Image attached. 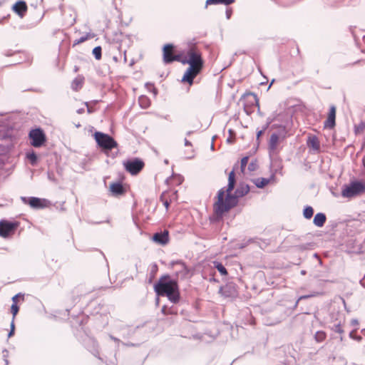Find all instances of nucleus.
<instances>
[{
    "label": "nucleus",
    "instance_id": "1",
    "mask_svg": "<svg viewBox=\"0 0 365 365\" xmlns=\"http://www.w3.org/2000/svg\"><path fill=\"white\" fill-rule=\"evenodd\" d=\"M250 191V187L247 184L240 182L234 194L228 192L225 198V191L224 188L220 189L217 192V201L214 205V210L216 215L222 217L224 213L235 207L238 203V199L246 195Z\"/></svg>",
    "mask_w": 365,
    "mask_h": 365
},
{
    "label": "nucleus",
    "instance_id": "2",
    "mask_svg": "<svg viewBox=\"0 0 365 365\" xmlns=\"http://www.w3.org/2000/svg\"><path fill=\"white\" fill-rule=\"evenodd\" d=\"M154 290L158 296H166L173 304L180 300V292L177 282L172 279L169 275L161 277L154 285Z\"/></svg>",
    "mask_w": 365,
    "mask_h": 365
},
{
    "label": "nucleus",
    "instance_id": "3",
    "mask_svg": "<svg viewBox=\"0 0 365 365\" xmlns=\"http://www.w3.org/2000/svg\"><path fill=\"white\" fill-rule=\"evenodd\" d=\"M180 61L182 64H189V66L193 65L194 66L202 68L203 67L202 53L195 46L190 47L186 52L185 56L183 58H180Z\"/></svg>",
    "mask_w": 365,
    "mask_h": 365
},
{
    "label": "nucleus",
    "instance_id": "4",
    "mask_svg": "<svg viewBox=\"0 0 365 365\" xmlns=\"http://www.w3.org/2000/svg\"><path fill=\"white\" fill-rule=\"evenodd\" d=\"M365 192V183L361 181L354 180L345 185L341 191V195L344 197H353Z\"/></svg>",
    "mask_w": 365,
    "mask_h": 365
},
{
    "label": "nucleus",
    "instance_id": "5",
    "mask_svg": "<svg viewBox=\"0 0 365 365\" xmlns=\"http://www.w3.org/2000/svg\"><path fill=\"white\" fill-rule=\"evenodd\" d=\"M94 138L98 146L106 151L111 150L117 146L116 141L108 134L97 131L94 134Z\"/></svg>",
    "mask_w": 365,
    "mask_h": 365
},
{
    "label": "nucleus",
    "instance_id": "6",
    "mask_svg": "<svg viewBox=\"0 0 365 365\" xmlns=\"http://www.w3.org/2000/svg\"><path fill=\"white\" fill-rule=\"evenodd\" d=\"M123 165L126 171L131 175H137L140 173L143 167L144 163L139 158H133L123 162Z\"/></svg>",
    "mask_w": 365,
    "mask_h": 365
},
{
    "label": "nucleus",
    "instance_id": "7",
    "mask_svg": "<svg viewBox=\"0 0 365 365\" xmlns=\"http://www.w3.org/2000/svg\"><path fill=\"white\" fill-rule=\"evenodd\" d=\"M31 145L35 148L41 147L46 142V135L41 128L33 129L29 134Z\"/></svg>",
    "mask_w": 365,
    "mask_h": 365
},
{
    "label": "nucleus",
    "instance_id": "8",
    "mask_svg": "<svg viewBox=\"0 0 365 365\" xmlns=\"http://www.w3.org/2000/svg\"><path fill=\"white\" fill-rule=\"evenodd\" d=\"M21 200L24 204H28L34 209L43 208L46 207L48 202L46 199H41L36 197H21Z\"/></svg>",
    "mask_w": 365,
    "mask_h": 365
},
{
    "label": "nucleus",
    "instance_id": "9",
    "mask_svg": "<svg viewBox=\"0 0 365 365\" xmlns=\"http://www.w3.org/2000/svg\"><path fill=\"white\" fill-rule=\"evenodd\" d=\"M201 70L202 68H198L193 65L189 66L182 76V81L187 82L190 85H192L194 78L200 73Z\"/></svg>",
    "mask_w": 365,
    "mask_h": 365
},
{
    "label": "nucleus",
    "instance_id": "10",
    "mask_svg": "<svg viewBox=\"0 0 365 365\" xmlns=\"http://www.w3.org/2000/svg\"><path fill=\"white\" fill-rule=\"evenodd\" d=\"M173 45L168 43L164 46L163 47V61L165 63H170L173 62L174 61H180V55H173Z\"/></svg>",
    "mask_w": 365,
    "mask_h": 365
},
{
    "label": "nucleus",
    "instance_id": "11",
    "mask_svg": "<svg viewBox=\"0 0 365 365\" xmlns=\"http://www.w3.org/2000/svg\"><path fill=\"white\" fill-rule=\"evenodd\" d=\"M219 294L225 298H235L237 296L236 285L233 283H227L220 288Z\"/></svg>",
    "mask_w": 365,
    "mask_h": 365
},
{
    "label": "nucleus",
    "instance_id": "12",
    "mask_svg": "<svg viewBox=\"0 0 365 365\" xmlns=\"http://www.w3.org/2000/svg\"><path fill=\"white\" fill-rule=\"evenodd\" d=\"M17 227L16 222H11L6 220L0 221V236L3 237H8L11 233L14 232Z\"/></svg>",
    "mask_w": 365,
    "mask_h": 365
},
{
    "label": "nucleus",
    "instance_id": "13",
    "mask_svg": "<svg viewBox=\"0 0 365 365\" xmlns=\"http://www.w3.org/2000/svg\"><path fill=\"white\" fill-rule=\"evenodd\" d=\"M152 240L154 242L160 245H165L169 242V232L165 230L163 232H155L153 235Z\"/></svg>",
    "mask_w": 365,
    "mask_h": 365
},
{
    "label": "nucleus",
    "instance_id": "14",
    "mask_svg": "<svg viewBox=\"0 0 365 365\" xmlns=\"http://www.w3.org/2000/svg\"><path fill=\"white\" fill-rule=\"evenodd\" d=\"M173 264L175 265L178 268V269L175 271V275L177 277L185 279L188 277L190 270L184 262L181 261H177L173 262Z\"/></svg>",
    "mask_w": 365,
    "mask_h": 365
},
{
    "label": "nucleus",
    "instance_id": "15",
    "mask_svg": "<svg viewBox=\"0 0 365 365\" xmlns=\"http://www.w3.org/2000/svg\"><path fill=\"white\" fill-rule=\"evenodd\" d=\"M339 322L333 323L330 325V329L332 331L339 334L340 341L343 340V334L344 332L343 326L345 323V316H341L339 319Z\"/></svg>",
    "mask_w": 365,
    "mask_h": 365
},
{
    "label": "nucleus",
    "instance_id": "16",
    "mask_svg": "<svg viewBox=\"0 0 365 365\" xmlns=\"http://www.w3.org/2000/svg\"><path fill=\"white\" fill-rule=\"evenodd\" d=\"M279 142V136L277 133H274L271 135L269 143L268 150L270 155L277 153V145Z\"/></svg>",
    "mask_w": 365,
    "mask_h": 365
},
{
    "label": "nucleus",
    "instance_id": "17",
    "mask_svg": "<svg viewBox=\"0 0 365 365\" xmlns=\"http://www.w3.org/2000/svg\"><path fill=\"white\" fill-rule=\"evenodd\" d=\"M335 118H336V108L331 106L329 109V115L327 120L324 122V127L329 128H333L335 126Z\"/></svg>",
    "mask_w": 365,
    "mask_h": 365
},
{
    "label": "nucleus",
    "instance_id": "18",
    "mask_svg": "<svg viewBox=\"0 0 365 365\" xmlns=\"http://www.w3.org/2000/svg\"><path fill=\"white\" fill-rule=\"evenodd\" d=\"M13 10L20 17H23L27 11V5L24 1H19L13 6Z\"/></svg>",
    "mask_w": 365,
    "mask_h": 365
},
{
    "label": "nucleus",
    "instance_id": "19",
    "mask_svg": "<svg viewBox=\"0 0 365 365\" xmlns=\"http://www.w3.org/2000/svg\"><path fill=\"white\" fill-rule=\"evenodd\" d=\"M307 145L309 148H312L314 151H319L320 149V142L317 136L312 135H309Z\"/></svg>",
    "mask_w": 365,
    "mask_h": 365
},
{
    "label": "nucleus",
    "instance_id": "20",
    "mask_svg": "<svg viewBox=\"0 0 365 365\" xmlns=\"http://www.w3.org/2000/svg\"><path fill=\"white\" fill-rule=\"evenodd\" d=\"M110 190L114 196L120 195L125 192V189L120 182L112 183L110 186Z\"/></svg>",
    "mask_w": 365,
    "mask_h": 365
},
{
    "label": "nucleus",
    "instance_id": "21",
    "mask_svg": "<svg viewBox=\"0 0 365 365\" xmlns=\"http://www.w3.org/2000/svg\"><path fill=\"white\" fill-rule=\"evenodd\" d=\"M274 175H272L269 178H258L253 180V182L255 183V186L258 188H263L267 185H268L271 180L274 179Z\"/></svg>",
    "mask_w": 365,
    "mask_h": 365
},
{
    "label": "nucleus",
    "instance_id": "22",
    "mask_svg": "<svg viewBox=\"0 0 365 365\" xmlns=\"http://www.w3.org/2000/svg\"><path fill=\"white\" fill-rule=\"evenodd\" d=\"M327 220V217L325 214L322 212H318L315 215L313 220V223L318 227H322L324 226Z\"/></svg>",
    "mask_w": 365,
    "mask_h": 365
},
{
    "label": "nucleus",
    "instance_id": "23",
    "mask_svg": "<svg viewBox=\"0 0 365 365\" xmlns=\"http://www.w3.org/2000/svg\"><path fill=\"white\" fill-rule=\"evenodd\" d=\"M235 171L233 170L229 173L228 184L226 189L227 193L231 192L233 190L235 185Z\"/></svg>",
    "mask_w": 365,
    "mask_h": 365
},
{
    "label": "nucleus",
    "instance_id": "24",
    "mask_svg": "<svg viewBox=\"0 0 365 365\" xmlns=\"http://www.w3.org/2000/svg\"><path fill=\"white\" fill-rule=\"evenodd\" d=\"M84 78L82 76H78L71 83V88L75 91H78L79 89H81L83 84Z\"/></svg>",
    "mask_w": 365,
    "mask_h": 365
},
{
    "label": "nucleus",
    "instance_id": "25",
    "mask_svg": "<svg viewBox=\"0 0 365 365\" xmlns=\"http://www.w3.org/2000/svg\"><path fill=\"white\" fill-rule=\"evenodd\" d=\"M95 36L96 35L93 33H91V32L87 33L86 34L82 36L79 38L76 39L73 41V47H74L80 43H82L88 39L94 38Z\"/></svg>",
    "mask_w": 365,
    "mask_h": 365
},
{
    "label": "nucleus",
    "instance_id": "26",
    "mask_svg": "<svg viewBox=\"0 0 365 365\" xmlns=\"http://www.w3.org/2000/svg\"><path fill=\"white\" fill-rule=\"evenodd\" d=\"M235 0H207L205 6L207 7L208 5H217V4H223V5H230L232 4Z\"/></svg>",
    "mask_w": 365,
    "mask_h": 365
},
{
    "label": "nucleus",
    "instance_id": "27",
    "mask_svg": "<svg viewBox=\"0 0 365 365\" xmlns=\"http://www.w3.org/2000/svg\"><path fill=\"white\" fill-rule=\"evenodd\" d=\"M138 103L142 108H148L150 105V101L145 96H140L138 98Z\"/></svg>",
    "mask_w": 365,
    "mask_h": 365
},
{
    "label": "nucleus",
    "instance_id": "28",
    "mask_svg": "<svg viewBox=\"0 0 365 365\" xmlns=\"http://www.w3.org/2000/svg\"><path fill=\"white\" fill-rule=\"evenodd\" d=\"M341 316H344V314L339 311H333L330 314L331 324L337 323L338 322H339V319L340 318Z\"/></svg>",
    "mask_w": 365,
    "mask_h": 365
},
{
    "label": "nucleus",
    "instance_id": "29",
    "mask_svg": "<svg viewBox=\"0 0 365 365\" xmlns=\"http://www.w3.org/2000/svg\"><path fill=\"white\" fill-rule=\"evenodd\" d=\"M213 264H214V267L218 270V272L222 275L225 276L227 274V271L226 268L224 267V265L221 262L214 261Z\"/></svg>",
    "mask_w": 365,
    "mask_h": 365
},
{
    "label": "nucleus",
    "instance_id": "30",
    "mask_svg": "<svg viewBox=\"0 0 365 365\" xmlns=\"http://www.w3.org/2000/svg\"><path fill=\"white\" fill-rule=\"evenodd\" d=\"M314 209L311 206H306L303 210V215L306 219H310L313 216Z\"/></svg>",
    "mask_w": 365,
    "mask_h": 365
},
{
    "label": "nucleus",
    "instance_id": "31",
    "mask_svg": "<svg viewBox=\"0 0 365 365\" xmlns=\"http://www.w3.org/2000/svg\"><path fill=\"white\" fill-rule=\"evenodd\" d=\"M327 334L324 331H318L315 333L314 339L317 342H322L326 339Z\"/></svg>",
    "mask_w": 365,
    "mask_h": 365
},
{
    "label": "nucleus",
    "instance_id": "32",
    "mask_svg": "<svg viewBox=\"0 0 365 365\" xmlns=\"http://www.w3.org/2000/svg\"><path fill=\"white\" fill-rule=\"evenodd\" d=\"M26 158L30 161V163L34 166L37 163V155L34 152L29 153L26 154Z\"/></svg>",
    "mask_w": 365,
    "mask_h": 365
},
{
    "label": "nucleus",
    "instance_id": "33",
    "mask_svg": "<svg viewBox=\"0 0 365 365\" xmlns=\"http://www.w3.org/2000/svg\"><path fill=\"white\" fill-rule=\"evenodd\" d=\"M96 60H100L102 56V48L100 46L95 47L92 51Z\"/></svg>",
    "mask_w": 365,
    "mask_h": 365
},
{
    "label": "nucleus",
    "instance_id": "34",
    "mask_svg": "<svg viewBox=\"0 0 365 365\" xmlns=\"http://www.w3.org/2000/svg\"><path fill=\"white\" fill-rule=\"evenodd\" d=\"M324 361L321 363V365H333V363L336 361V359L334 356L331 355L326 356V359Z\"/></svg>",
    "mask_w": 365,
    "mask_h": 365
},
{
    "label": "nucleus",
    "instance_id": "35",
    "mask_svg": "<svg viewBox=\"0 0 365 365\" xmlns=\"http://www.w3.org/2000/svg\"><path fill=\"white\" fill-rule=\"evenodd\" d=\"M19 310V308L17 306L16 303L11 304V312L12 315H13L12 320L14 321V319H15L16 314H18Z\"/></svg>",
    "mask_w": 365,
    "mask_h": 365
},
{
    "label": "nucleus",
    "instance_id": "36",
    "mask_svg": "<svg viewBox=\"0 0 365 365\" xmlns=\"http://www.w3.org/2000/svg\"><path fill=\"white\" fill-rule=\"evenodd\" d=\"M271 123V121H268L267 123L263 127L262 130H259L257 133V141L259 143V140L260 136L264 133V132L266 130V129L268 128L269 124Z\"/></svg>",
    "mask_w": 365,
    "mask_h": 365
},
{
    "label": "nucleus",
    "instance_id": "37",
    "mask_svg": "<svg viewBox=\"0 0 365 365\" xmlns=\"http://www.w3.org/2000/svg\"><path fill=\"white\" fill-rule=\"evenodd\" d=\"M90 341H91L92 343V346H93V349L91 350V351L93 352V354L95 355V356H97V354H98V344L97 342L93 339H90Z\"/></svg>",
    "mask_w": 365,
    "mask_h": 365
},
{
    "label": "nucleus",
    "instance_id": "38",
    "mask_svg": "<svg viewBox=\"0 0 365 365\" xmlns=\"http://www.w3.org/2000/svg\"><path fill=\"white\" fill-rule=\"evenodd\" d=\"M145 86L149 91H150L154 94V96H156L158 94V90L156 88H155L153 84L147 83L145 84Z\"/></svg>",
    "mask_w": 365,
    "mask_h": 365
},
{
    "label": "nucleus",
    "instance_id": "39",
    "mask_svg": "<svg viewBox=\"0 0 365 365\" xmlns=\"http://www.w3.org/2000/svg\"><path fill=\"white\" fill-rule=\"evenodd\" d=\"M248 160H249V158L247 156L243 157L241 159V170H242V171L245 170V169L247 165Z\"/></svg>",
    "mask_w": 365,
    "mask_h": 365
},
{
    "label": "nucleus",
    "instance_id": "40",
    "mask_svg": "<svg viewBox=\"0 0 365 365\" xmlns=\"http://www.w3.org/2000/svg\"><path fill=\"white\" fill-rule=\"evenodd\" d=\"M314 294H306V295H302V296H300V297L298 298V299H297V302H296V304H295V306H297V304H298V303H299V301H301V300H302V299H309V298H311V297H314Z\"/></svg>",
    "mask_w": 365,
    "mask_h": 365
},
{
    "label": "nucleus",
    "instance_id": "41",
    "mask_svg": "<svg viewBox=\"0 0 365 365\" xmlns=\"http://www.w3.org/2000/svg\"><path fill=\"white\" fill-rule=\"evenodd\" d=\"M10 327L11 329L8 334V337H11L14 334L15 325L14 320L11 321Z\"/></svg>",
    "mask_w": 365,
    "mask_h": 365
},
{
    "label": "nucleus",
    "instance_id": "42",
    "mask_svg": "<svg viewBox=\"0 0 365 365\" xmlns=\"http://www.w3.org/2000/svg\"><path fill=\"white\" fill-rule=\"evenodd\" d=\"M349 336L350 338L351 339H356V340H360L361 339V336H354V331H351L350 333H349Z\"/></svg>",
    "mask_w": 365,
    "mask_h": 365
},
{
    "label": "nucleus",
    "instance_id": "43",
    "mask_svg": "<svg viewBox=\"0 0 365 365\" xmlns=\"http://www.w3.org/2000/svg\"><path fill=\"white\" fill-rule=\"evenodd\" d=\"M161 311L164 314H173V312L171 311H168L167 307L165 306H163L162 307Z\"/></svg>",
    "mask_w": 365,
    "mask_h": 365
},
{
    "label": "nucleus",
    "instance_id": "44",
    "mask_svg": "<svg viewBox=\"0 0 365 365\" xmlns=\"http://www.w3.org/2000/svg\"><path fill=\"white\" fill-rule=\"evenodd\" d=\"M255 163H254L253 162L250 163L248 165V169L250 171H253L255 170Z\"/></svg>",
    "mask_w": 365,
    "mask_h": 365
},
{
    "label": "nucleus",
    "instance_id": "45",
    "mask_svg": "<svg viewBox=\"0 0 365 365\" xmlns=\"http://www.w3.org/2000/svg\"><path fill=\"white\" fill-rule=\"evenodd\" d=\"M21 295V293H19L17 294H16L15 296H14L12 297V301H13V304H15L16 303L17 304V298Z\"/></svg>",
    "mask_w": 365,
    "mask_h": 365
},
{
    "label": "nucleus",
    "instance_id": "46",
    "mask_svg": "<svg viewBox=\"0 0 365 365\" xmlns=\"http://www.w3.org/2000/svg\"><path fill=\"white\" fill-rule=\"evenodd\" d=\"M351 324L352 326H357V325L359 324V322H358V320H357V319H351Z\"/></svg>",
    "mask_w": 365,
    "mask_h": 365
},
{
    "label": "nucleus",
    "instance_id": "47",
    "mask_svg": "<svg viewBox=\"0 0 365 365\" xmlns=\"http://www.w3.org/2000/svg\"><path fill=\"white\" fill-rule=\"evenodd\" d=\"M231 15H232V11H231V10H230V9H227V10L226 11V17H227V19H230Z\"/></svg>",
    "mask_w": 365,
    "mask_h": 365
},
{
    "label": "nucleus",
    "instance_id": "48",
    "mask_svg": "<svg viewBox=\"0 0 365 365\" xmlns=\"http://www.w3.org/2000/svg\"><path fill=\"white\" fill-rule=\"evenodd\" d=\"M110 339H112L113 341H114L115 342H117L118 344H119L120 342V339L112 336V335H110Z\"/></svg>",
    "mask_w": 365,
    "mask_h": 365
},
{
    "label": "nucleus",
    "instance_id": "49",
    "mask_svg": "<svg viewBox=\"0 0 365 365\" xmlns=\"http://www.w3.org/2000/svg\"><path fill=\"white\" fill-rule=\"evenodd\" d=\"M322 294H323L322 292H312L309 294H314V297H318V296L322 295Z\"/></svg>",
    "mask_w": 365,
    "mask_h": 365
},
{
    "label": "nucleus",
    "instance_id": "50",
    "mask_svg": "<svg viewBox=\"0 0 365 365\" xmlns=\"http://www.w3.org/2000/svg\"><path fill=\"white\" fill-rule=\"evenodd\" d=\"M337 362L340 364V365H344L345 364V360L343 358H339L337 360Z\"/></svg>",
    "mask_w": 365,
    "mask_h": 365
},
{
    "label": "nucleus",
    "instance_id": "51",
    "mask_svg": "<svg viewBox=\"0 0 365 365\" xmlns=\"http://www.w3.org/2000/svg\"><path fill=\"white\" fill-rule=\"evenodd\" d=\"M184 143H185V146H191L192 145V143L187 138H185Z\"/></svg>",
    "mask_w": 365,
    "mask_h": 365
},
{
    "label": "nucleus",
    "instance_id": "52",
    "mask_svg": "<svg viewBox=\"0 0 365 365\" xmlns=\"http://www.w3.org/2000/svg\"><path fill=\"white\" fill-rule=\"evenodd\" d=\"M157 269H158V266L156 264H154L153 265L151 272L154 274L157 271Z\"/></svg>",
    "mask_w": 365,
    "mask_h": 365
},
{
    "label": "nucleus",
    "instance_id": "53",
    "mask_svg": "<svg viewBox=\"0 0 365 365\" xmlns=\"http://www.w3.org/2000/svg\"><path fill=\"white\" fill-rule=\"evenodd\" d=\"M163 205L165 207L166 210H168L170 205V202L167 200H165V201H163Z\"/></svg>",
    "mask_w": 365,
    "mask_h": 365
},
{
    "label": "nucleus",
    "instance_id": "54",
    "mask_svg": "<svg viewBox=\"0 0 365 365\" xmlns=\"http://www.w3.org/2000/svg\"><path fill=\"white\" fill-rule=\"evenodd\" d=\"M84 104L87 106V110H88V113H91L93 112V110L88 107V102H85Z\"/></svg>",
    "mask_w": 365,
    "mask_h": 365
},
{
    "label": "nucleus",
    "instance_id": "55",
    "mask_svg": "<svg viewBox=\"0 0 365 365\" xmlns=\"http://www.w3.org/2000/svg\"><path fill=\"white\" fill-rule=\"evenodd\" d=\"M84 110H84V108H79V109H78V110H76V112H77V113H78V114H82V113H84Z\"/></svg>",
    "mask_w": 365,
    "mask_h": 365
},
{
    "label": "nucleus",
    "instance_id": "56",
    "mask_svg": "<svg viewBox=\"0 0 365 365\" xmlns=\"http://www.w3.org/2000/svg\"><path fill=\"white\" fill-rule=\"evenodd\" d=\"M299 247H300V249L304 250V249H306L307 245H300Z\"/></svg>",
    "mask_w": 365,
    "mask_h": 365
},
{
    "label": "nucleus",
    "instance_id": "57",
    "mask_svg": "<svg viewBox=\"0 0 365 365\" xmlns=\"http://www.w3.org/2000/svg\"><path fill=\"white\" fill-rule=\"evenodd\" d=\"M211 149H212V150H214V149H215V145H214V144H213V142H212V144H211Z\"/></svg>",
    "mask_w": 365,
    "mask_h": 365
},
{
    "label": "nucleus",
    "instance_id": "58",
    "mask_svg": "<svg viewBox=\"0 0 365 365\" xmlns=\"http://www.w3.org/2000/svg\"><path fill=\"white\" fill-rule=\"evenodd\" d=\"M192 133V131H188V132L187 133V135H190Z\"/></svg>",
    "mask_w": 365,
    "mask_h": 365
},
{
    "label": "nucleus",
    "instance_id": "59",
    "mask_svg": "<svg viewBox=\"0 0 365 365\" xmlns=\"http://www.w3.org/2000/svg\"><path fill=\"white\" fill-rule=\"evenodd\" d=\"M306 272L304 270L301 271L302 274H305Z\"/></svg>",
    "mask_w": 365,
    "mask_h": 365
},
{
    "label": "nucleus",
    "instance_id": "60",
    "mask_svg": "<svg viewBox=\"0 0 365 365\" xmlns=\"http://www.w3.org/2000/svg\"><path fill=\"white\" fill-rule=\"evenodd\" d=\"M113 60H114L115 61H118L117 57L114 56V57H113Z\"/></svg>",
    "mask_w": 365,
    "mask_h": 365
},
{
    "label": "nucleus",
    "instance_id": "61",
    "mask_svg": "<svg viewBox=\"0 0 365 365\" xmlns=\"http://www.w3.org/2000/svg\"><path fill=\"white\" fill-rule=\"evenodd\" d=\"M210 281H214V282H215V281H216V279H214V278H212V279H210Z\"/></svg>",
    "mask_w": 365,
    "mask_h": 365
},
{
    "label": "nucleus",
    "instance_id": "62",
    "mask_svg": "<svg viewBox=\"0 0 365 365\" xmlns=\"http://www.w3.org/2000/svg\"><path fill=\"white\" fill-rule=\"evenodd\" d=\"M165 163L168 164V160H165Z\"/></svg>",
    "mask_w": 365,
    "mask_h": 365
}]
</instances>
